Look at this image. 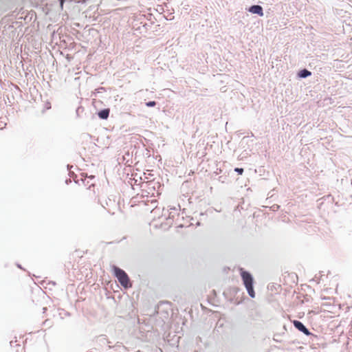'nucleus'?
<instances>
[{
	"mask_svg": "<svg viewBox=\"0 0 352 352\" xmlns=\"http://www.w3.org/2000/svg\"><path fill=\"white\" fill-rule=\"evenodd\" d=\"M240 274L243 283V285L247 289L249 296L251 298L255 297V292L253 287V278L250 272L245 271L243 268L240 269Z\"/></svg>",
	"mask_w": 352,
	"mask_h": 352,
	"instance_id": "f257e3e1",
	"label": "nucleus"
},
{
	"mask_svg": "<svg viewBox=\"0 0 352 352\" xmlns=\"http://www.w3.org/2000/svg\"><path fill=\"white\" fill-rule=\"evenodd\" d=\"M112 270L115 276L124 288L128 289L132 287L129 276L123 270L115 265L112 267Z\"/></svg>",
	"mask_w": 352,
	"mask_h": 352,
	"instance_id": "f03ea898",
	"label": "nucleus"
},
{
	"mask_svg": "<svg viewBox=\"0 0 352 352\" xmlns=\"http://www.w3.org/2000/svg\"><path fill=\"white\" fill-rule=\"evenodd\" d=\"M293 324L294 327L298 329L299 331L303 332L306 335H309L310 332L309 330L305 327V325L298 320H294Z\"/></svg>",
	"mask_w": 352,
	"mask_h": 352,
	"instance_id": "7ed1b4c3",
	"label": "nucleus"
},
{
	"mask_svg": "<svg viewBox=\"0 0 352 352\" xmlns=\"http://www.w3.org/2000/svg\"><path fill=\"white\" fill-rule=\"evenodd\" d=\"M249 11L253 14H257L259 16H263V8L261 6H252L249 8Z\"/></svg>",
	"mask_w": 352,
	"mask_h": 352,
	"instance_id": "20e7f679",
	"label": "nucleus"
},
{
	"mask_svg": "<svg viewBox=\"0 0 352 352\" xmlns=\"http://www.w3.org/2000/svg\"><path fill=\"white\" fill-rule=\"evenodd\" d=\"M109 109H105L98 112V115L101 119H107L109 115Z\"/></svg>",
	"mask_w": 352,
	"mask_h": 352,
	"instance_id": "39448f33",
	"label": "nucleus"
},
{
	"mask_svg": "<svg viewBox=\"0 0 352 352\" xmlns=\"http://www.w3.org/2000/svg\"><path fill=\"white\" fill-rule=\"evenodd\" d=\"M299 75L302 78H306L311 75V72L307 69H303V70L300 71Z\"/></svg>",
	"mask_w": 352,
	"mask_h": 352,
	"instance_id": "423d86ee",
	"label": "nucleus"
},
{
	"mask_svg": "<svg viewBox=\"0 0 352 352\" xmlns=\"http://www.w3.org/2000/svg\"><path fill=\"white\" fill-rule=\"evenodd\" d=\"M146 104L147 107H151L155 106L156 102L155 101H150V102H146Z\"/></svg>",
	"mask_w": 352,
	"mask_h": 352,
	"instance_id": "0eeeda50",
	"label": "nucleus"
},
{
	"mask_svg": "<svg viewBox=\"0 0 352 352\" xmlns=\"http://www.w3.org/2000/svg\"><path fill=\"white\" fill-rule=\"evenodd\" d=\"M234 170L238 173L239 175H242L243 173V169L241 168H236Z\"/></svg>",
	"mask_w": 352,
	"mask_h": 352,
	"instance_id": "6e6552de",
	"label": "nucleus"
},
{
	"mask_svg": "<svg viewBox=\"0 0 352 352\" xmlns=\"http://www.w3.org/2000/svg\"><path fill=\"white\" fill-rule=\"evenodd\" d=\"M64 1L65 0H60V7L61 8H63V6Z\"/></svg>",
	"mask_w": 352,
	"mask_h": 352,
	"instance_id": "1a4fd4ad",
	"label": "nucleus"
},
{
	"mask_svg": "<svg viewBox=\"0 0 352 352\" xmlns=\"http://www.w3.org/2000/svg\"><path fill=\"white\" fill-rule=\"evenodd\" d=\"M89 177L91 178V179H93L94 177V175H91Z\"/></svg>",
	"mask_w": 352,
	"mask_h": 352,
	"instance_id": "9d476101",
	"label": "nucleus"
}]
</instances>
